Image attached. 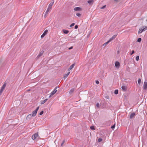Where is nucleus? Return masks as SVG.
Returning a JSON list of instances; mask_svg holds the SVG:
<instances>
[{"mask_svg":"<svg viewBox=\"0 0 147 147\" xmlns=\"http://www.w3.org/2000/svg\"><path fill=\"white\" fill-rule=\"evenodd\" d=\"M15 102H19V101L17 100V101H16Z\"/></svg>","mask_w":147,"mask_h":147,"instance_id":"09e8293b","label":"nucleus"},{"mask_svg":"<svg viewBox=\"0 0 147 147\" xmlns=\"http://www.w3.org/2000/svg\"><path fill=\"white\" fill-rule=\"evenodd\" d=\"M105 98L107 99H109V97L108 96H107L105 97Z\"/></svg>","mask_w":147,"mask_h":147,"instance_id":"a18cd8bd","label":"nucleus"},{"mask_svg":"<svg viewBox=\"0 0 147 147\" xmlns=\"http://www.w3.org/2000/svg\"><path fill=\"white\" fill-rule=\"evenodd\" d=\"M74 89H71L69 91V93L70 94H72L74 91Z\"/></svg>","mask_w":147,"mask_h":147,"instance_id":"412c9836","label":"nucleus"},{"mask_svg":"<svg viewBox=\"0 0 147 147\" xmlns=\"http://www.w3.org/2000/svg\"><path fill=\"white\" fill-rule=\"evenodd\" d=\"M139 56H137L136 58V60L137 61H138L139 59Z\"/></svg>","mask_w":147,"mask_h":147,"instance_id":"cd10ccee","label":"nucleus"},{"mask_svg":"<svg viewBox=\"0 0 147 147\" xmlns=\"http://www.w3.org/2000/svg\"><path fill=\"white\" fill-rule=\"evenodd\" d=\"M43 113H44V111H42L39 113V115H42L43 114Z\"/></svg>","mask_w":147,"mask_h":147,"instance_id":"c9c22d12","label":"nucleus"},{"mask_svg":"<svg viewBox=\"0 0 147 147\" xmlns=\"http://www.w3.org/2000/svg\"><path fill=\"white\" fill-rule=\"evenodd\" d=\"M33 116L31 114H30L28 115L26 117L27 119H30Z\"/></svg>","mask_w":147,"mask_h":147,"instance_id":"6ab92c4d","label":"nucleus"},{"mask_svg":"<svg viewBox=\"0 0 147 147\" xmlns=\"http://www.w3.org/2000/svg\"><path fill=\"white\" fill-rule=\"evenodd\" d=\"M102 140V139L101 138H99L98 139V142H101Z\"/></svg>","mask_w":147,"mask_h":147,"instance_id":"473e14b6","label":"nucleus"},{"mask_svg":"<svg viewBox=\"0 0 147 147\" xmlns=\"http://www.w3.org/2000/svg\"><path fill=\"white\" fill-rule=\"evenodd\" d=\"M53 95H51V94L50 95V96H49V98L51 97Z\"/></svg>","mask_w":147,"mask_h":147,"instance_id":"c03bdc74","label":"nucleus"},{"mask_svg":"<svg viewBox=\"0 0 147 147\" xmlns=\"http://www.w3.org/2000/svg\"><path fill=\"white\" fill-rule=\"evenodd\" d=\"M68 76V74H65L64 75L63 78H64V79H65Z\"/></svg>","mask_w":147,"mask_h":147,"instance_id":"c85d7f7f","label":"nucleus"},{"mask_svg":"<svg viewBox=\"0 0 147 147\" xmlns=\"http://www.w3.org/2000/svg\"><path fill=\"white\" fill-rule=\"evenodd\" d=\"M44 52V51L43 50H42V51H40L39 54L37 57V58H39L40 56H41L42 55Z\"/></svg>","mask_w":147,"mask_h":147,"instance_id":"7ed1b4c3","label":"nucleus"},{"mask_svg":"<svg viewBox=\"0 0 147 147\" xmlns=\"http://www.w3.org/2000/svg\"><path fill=\"white\" fill-rule=\"evenodd\" d=\"M54 0H53L52 1V2H51L49 4V5L48 7H51V9L52 8V5H53L54 3Z\"/></svg>","mask_w":147,"mask_h":147,"instance_id":"dca6fc26","label":"nucleus"},{"mask_svg":"<svg viewBox=\"0 0 147 147\" xmlns=\"http://www.w3.org/2000/svg\"><path fill=\"white\" fill-rule=\"evenodd\" d=\"M115 124L111 126V128L113 129H114L115 128Z\"/></svg>","mask_w":147,"mask_h":147,"instance_id":"393cba45","label":"nucleus"},{"mask_svg":"<svg viewBox=\"0 0 147 147\" xmlns=\"http://www.w3.org/2000/svg\"><path fill=\"white\" fill-rule=\"evenodd\" d=\"M30 89H29V90H28V91H30Z\"/></svg>","mask_w":147,"mask_h":147,"instance_id":"8fccbe9b","label":"nucleus"},{"mask_svg":"<svg viewBox=\"0 0 147 147\" xmlns=\"http://www.w3.org/2000/svg\"><path fill=\"white\" fill-rule=\"evenodd\" d=\"M114 93L115 94H117L118 93V90H115L114 92Z\"/></svg>","mask_w":147,"mask_h":147,"instance_id":"b1692460","label":"nucleus"},{"mask_svg":"<svg viewBox=\"0 0 147 147\" xmlns=\"http://www.w3.org/2000/svg\"><path fill=\"white\" fill-rule=\"evenodd\" d=\"M47 16V15H46V14H45V15H44V17L45 18H46Z\"/></svg>","mask_w":147,"mask_h":147,"instance_id":"de8ad7c7","label":"nucleus"},{"mask_svg":"<svg viewBox=\"0 0 147 147\" xmlns=\"http://www.w3.org/2000/svg\"><path fill=\"white\" fill-rule=\"evenodd\" d=\"M114 1L116 2H118L120 1V0H114Z\"/></svg>","mask_w":147,"mask_h":147,"instance_id":"79ce46f5","label":"nucleus"},{"mask_svg":"<svg viewBox=\"0 0 147 147\" xmlns=\"http://www.w3.org/2000/svg\"><path fill=\"white\" fill-rule=\"evenodd\" d=\"M82 10V8L79 7H75L74 9V10L76 11H81Z\"/></svg>","mask_w":147,"mask_h":147,"instance_id":"20e7f679","label":"nucleus"},{"mask_svg":"<svg viewBox=\"0 0 147 147\" xmlns=\"http://www.w3.org/2000/svg\"><path fill=\"white\" fill-rule=\"evenodd\" d=\"M110 42L109 40L107 42L105 43L103 45V46H105L107 45Z\"/></svg>","mask_w":147,"mask_h":147,"instance_id":"4be33fe9","label":"nucleus"},{"mask_svg":"<svg viewBox=\"0 0 147 147\" xmlns=\"http://www.w3.org/2000/svg\"><path fill=\"white\" fill-rule=\"evenodd\" d=\"M142 40V39L140 38H138L137 40V42H140Z\"/></svg>","mask_w":147,"mask_h":147,"instance_id":"5701e85b","label":"nucleus"},{"mask_svg":"<svg viewBox=\"0 0 147 147\" xmlns=\"http://www.w3.org/2000/svg\"><path fill=\"white\" fill-rule=\"evenodd\" d=\"M73 49V47H70L68 49L69 50H70V49Z\"/></svg>","mask_w":147,"mask_h":147,"instance_id":"37998d69","label":"nucleus"},{"mask_svg":"<svg viewBox=\"0 0 147 147\" xmlns=\"http://www.w3.org/2000/svg\"><path fill=\"white\" fill-rule=\"evenodd\" d=\"M87 2L90 5L92 4L94 2V0H90L88 1Z\"/></svg>","mask_w":147,"mask_h":147,"instance_id":"f8f14e48","label":"nucleus"},{"mask_svg":"<svg viewBox=\"0 0 147 147\" xmlns=\"http://www.w3.org/2000/svg\"><path fill=\"white\" fill-rule=\"evenodd\" d=\"M62 31L63 33L65 34H68L69 32V31L68 30L65 29H63Z\"/></svg>","mask_w":147,"mask_h":147,"instance_id":"f3484780","label":"nucleus"},{"mask_svg":"<svg viewBox=\"0 0 147 147\" xmlns=\"http://www.w3.org/2000/svg\"><path fill=\"white\" fill-rule=\"evenodd\" d=\"M90 129L91 130H95V127L94 126H92L90 127Z\"/></svg>","mask_w":147,"mask_h":147,"instance_id":"a878e982","label":"nucleus"},{"mask_svg":"<svg viewBox=\"0 0 147 147\" xmlns=\"http://www.w3.org/2000/svg\"><path fill=\"white\" fill-rule=\"evenodd\" d=\"M38 136V133H36L32 136V139L34 140Z\"/></svg>","mask_w":147,"mask_h":147,"instance_id":"39448f33","label":"nucleus"},{"mask_svg":"<svg viewBox=\"0 0 147 147\" xmlns=\"http://www.w3.org/2000/svg\"><path fill=\"white\" fill-rule=\"evenodd\" d=\"M57 88V86L56 87H55L54 90L51 93V95H53L56 93V92L57 91V90H56Z\"/></svg>","mask_w":147,"mask_h":147,"instance_id":"423d86ee","label":"nucleus"},{"mask_svg":"<svg viewBox=\"0 0 147 147\" xmlns=\"http://www.w3.org/2000/svg\"><path fill=\"white\" fill-rule=\"evenodd\" d=\"M47 100V99H45L42 101H41V104H44Z\"/></svg>","mask_w":147,"mask_h":147,"instance_id":"aec40b11","label":"nucleus"},{"mask_svg":"<svg viewBox=\"0 0 147 147\" xmlns=\"http://www.w3.org/2000/svg\"><path fill=\"white\" fill-rule=\"evenodd\" d=\"M10 113V112H9V114Z\"/></svg>","mask_w":147,"mask_h":147,"instance_id":"603ef678","label":"nucleus"},{"mask_svg":"<svg viewBox=\"0 0 147 147\" xmlns=\"http://www.w3.org/2000/svg\"><path fill=\"white\" fill-rule=\"evenodd\" d=\"M95 82L96 84H98L99 83V82L98 80H96L95 81Z\"/></svg>","mask_w":147,"mask_h":147,"instance_id":"58836bf2","label":"nucleus"},{"mask_svg":"<svg viewBox=\"0 0 147 147\" xmlns=\"http://www.w3.org/2000/svg\"><path fill=\"white\" fill-rule=\"evenodd\" d=\"M75 65V63H73L70 66L69 68L68 69V70L69 71L70 70H71V69H72V68H73L74 67V66Z\"/></svg>","mask_w":147,"mask_h":147,"instance_id":"6e6552de","label":"nucleus"},{"mask_svg":"<svg viewBox=\"0 0 147 147\" xmlns=\"http://www.w3.org/2000/svg\"><path fill=\"white\" fill-rule=\"evenodd\" d=\"M74 28L76 29H77L78 28V26L77 25H76L74 27Z\"/></svg>","mask_w":147,"mask_h":147,"instance_id":"a19ab883","label":"nucleus"},{"mask_svg":"<svg viewBox=\"0 0 147 147\" xmlns=\"http://www.w3.org/2000/svg\"><path fill=\"white\" fill-rule=\"evenodd\" d=\"M75 23H73L70 25V27H72L74 26L75 25Z\"/></svg>","mask_w":147,"mask_h":147,"instance_id":"f704fd0d","label":"nucleus"},{"mask_svg":"<svg viewBox=\"0 0 147 147\" xmlns=\"http://www.w3.org/2000/svg\"><path fill=\"white\" fill-rule=\"evenodd\" d=\"M106 5H104L101 8V9H104L106 7Z\"/></svg>","mask_w":147,"mask_h":147,"instance_id":"e433bc0d","label":"nucleus"},{"mask_svg":"<svg viewBox=\"0 0 147 147\" xmlns=\"http://www.w3.org/2000/svg\"><path fill=\"white\" fill-rule=\"evenodd\" d=\"M69 74H70V72H68L67 74H68V76Z\"/></svg>","mask_w":147,"mask_h":147,"instance_id":"49530a36","label":"nucleus"},{"mask_svg":"<svg viewBox=\"0 0 147 147\" xmlns=\"http://www.w3.org/2000/svg\"><path fill=\"white\" fill-rule=\"evenodd\" d=\"M51 9V7H48L46 12H45V14H48V13Z\"/></svg>","mask_w":147,"mask_h":147,"instance_id":"a211bd4d","label":"nucleus"},{"mask_svg":"<svg viewBox=\"0 0 147 147\" xmlns=\"http://www.w3.org/2000/svg\"><path fill=\"white\" fill-rule=\"evenodd\" d=\"M6 84H7V83L6 82H4V84L2 86L1 88L3 90H4L6 87Z\"/></svg>","mask_w":147,"mask_h":147,"instance_id":"2eb2a0df","label":"nucleus"},{"mask_svg":"<svg viewBox=\"0 0 147 147\" xmlns=\"http://www.w3.org/2000/svg\"><path fill=\"white\" fill-rule=\"evenodd\" d=\"M135 115L136 114L134 113H131L130 116V119H131L133 118Z\"/></svg>","mask_w":147,"mask_h":147,"instance_id":"9d476101","label":"nucleus"},{"mask_svg":"<svg viewBox=\"0 0 147 147\" xmlns=\"http://www.w3.org/2000/svg\"><path fill=\"white\" fill-rule=\"evenodd\" d=\"M48 32V30H45L44 31V32L41 35V37L42 38L44 37L47 34Z\"/></svg>","mask_w":147,"mask_h":147,"instance_id":"f03ea898","label":"nucleus"},{"mask_svg":"<svg viewBox=\"0 0 147 147\" xmlns=\"http://www.w3.org/2000/svg\"><path fill=\"white\" fill-rule=\"evenodd\" d=\"M143 88L144 90H146L147 89V82H144Z\"/></svg>","mask_w":147,"mask_h":147,"instance_id":"1a4fd4ad","label":"nucleus"},{"mask_svg":"<svg viewBox=\"0 0 147 147\" xmlns=\"http://www.w3.org/2000/svg\"><path fill=\"white\" fill-rule=\"evenodd\" d=\"M135 53V51L134 50H132L131 53H130V55H132L134 53Z\"/></svg>","mask_w":147,"mask_h":147,"instance_id":"72a5a7b5","label":"nucleus"},{"mask_svg":"<svg viewBox=\"0 0 147 147\" xmlns=\"http://www.w3.org/2000/svg\"><path fill=\"white\" fill-rule=\"evenodd\" d=\"M65 140H63V142H62V143L61 144V146H62L63 145V144L65 143Z\"/></svg>","mask_w":147,"mask_h":147,"instance_id":"4c0bfd02","label":"nucleus"},{"mask_svg":"<svg viewBox=\"0 0 147 147\" xmlns=\"http://www.w3.org/2000/svg\"><path fill=\"white\" fill-rule=\"evenodd\" d=\"M39 107L38 106V107H37L36 109L35 110V111H36L37 112L38 110L39 109Z\"/></svg>","mask_w":147,"mask_h":147,"instance_id":"ea45409f","label":"nucleus"},{"mask_svg":"<svg viewBox=\"0 0 147 147\" xmlns=\"http://www.w3.org/2000/svg\"><path fill=\"white\" fill-rule=\"evenodd\" d=\"M138 83L139 84H140L141 82V80L140 79V78L138 80Z\"/></svg>","mask_w":147,"mask_h":147,"instance_id":"2f4dec72","label":"nucleus"},{"mask_svg":"<svg viewBox=\"0 0 147 147\" xmlns=\"http://www.w3.org/2000/svg\"><path fill=\"white\" fill-rule=\"evenodd\" d=\"M116 36H117L116 35H114L111 38L109 39V40L110 42H111L112 40H113L115 38Z\"/></svg>","mask_w":147,"mask_h":147,"instance_id":"4468645a","label":"nucleus"},{"mask_svg":"<svg viewBox=\"0 0 147 147\" xmlns=\"http://www.w3.org/2000/svg\"><path fill=\"white\" fill-rule=\"evenodd\" d=\"M4 90L1 88L0 90V96L1 95Z\"/></svg>","mask_w":147,"mask_h":147,"instance_id":"c756f323","label":"nucleus"},{"mask_svg":"<svg viewBox=\"0 0 147 147\" xmlns=\"http://www.w3.org/2000/svg\"><path fill=\"white\" fill-rule=\"evenodd\" d=\"M121 88L123 91H125L127 90V88L125 86H121Z\"/></svg>","mask_w":147,"mask_h":147,"instance_id":"ddd939ff","label":"nucleus"},{"mask_svg":"<svg viewBox=\"0 0 147 147\" xmlns=\"http://www.w3.org/2000/svg\"><path fill=\"white\" fill-rule=\"evenodd\" d=\"M37 112L36 111H35V110L33 111L32 112L31 114L33 116V117H34L36 115V113H37Z\"/></svg>","mask_w":147,"mask_h":147,"instance_id":"9b49d317","label":"nucleus"},{"mask_svg":"<svg viewBox=\"0 0 147 147\" xmlns=\"http://www.w3.org/2000/svg\"><path fill=\"white\" fill-rule=\"evenodd\" d=\"M96 106L97 107L99 108L100 107V104L99 103L97 102L96 104Z\"/></svg>","mask_w":147,"mask_h":147,"instance_id":"7c9ffc66","label":"nucleus"},{"mask_svg":"<svg viewBox=\"0 0 147 147\" xmlns=\"http://www.w3.org/2000/svg\"><path fill=\"white\" fill-rule=\"evenodd\" d=\"M76 16H77L78 17H80L81 16V14H80V13H76Z\"/></svg>","mask_w":147,"mask_h":147,"instance_id":"bb28decb","label":"nucleus"},{"mask_svg":"<svg viewBox=\"0 0 147 147\" xmlns=\"http://www.w3.org/2000/svg\"><path fill=\"white\" fill-rule=\"evenodd\" d=\"M1 61L0 60V63L1 62Z\"/></svg>","mask_w":147,"mask_h":147,"instance_id":"3c124183","label":"nucleus"},{"mask_svg":"<svg viewBox=\"0 0 147 147\" xmlns=\"http://www.w3.org/2000/svg\"><path fill=\"white\" fill-rule=\"evenodd\" d=\"M147 29V26H143L141 28H140L138 31V34L142 33L143 32L146 30Z\"/></svg>","mask_w":147,"mask_h":147,"instance_id":"f257e3e1","label":"nucleus"},{"mask_svg":"<svg viewBox=\"0 0 147 147\" xmlns=\"http://www.w3.org/2000/svg\"><path fill=\"white\" fill-rule=\"evenodd\" d=\"M115 66L116 67L118 68L120 66V63L118 61H116L115 63Z\"/></svg>","mask_w":147,"mask_h":147,"instance_id":"0eeeda50","label":"nucleus"}]
</instances>
